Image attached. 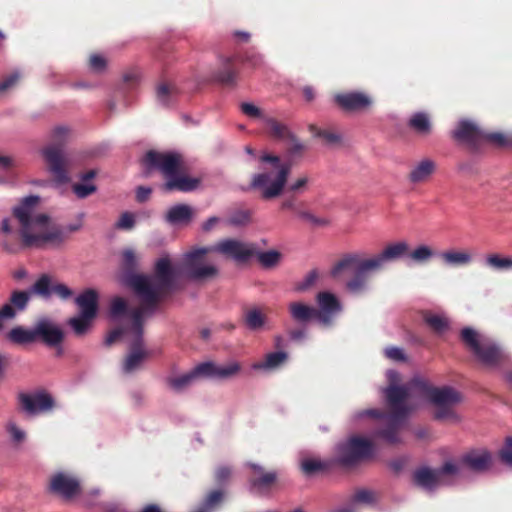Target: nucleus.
<instances>
[{"instance_id":"1","label":"nucleus","mask_w":512,"mask_h":512,"mask_svg":"<svg viewBox=\"0 0 512 512\" xmlns=\"http://www.w3.org/2000/svg\"><path fill=\"white\" fill-rule=\"evenodd\" d=\"M412 391L423 394L436 406L434 417L437 420L456 418L453 407L462 400V396L457 390L450 386L433 387L424 379L414 378L407 385H389L385 389L388 412L380 409H367L359 413V417L368 416L379 419V424L373 432L374 438L389 445L401 443L400 431L411 411L407 400Z\"/></svg>"},{"instance_id":"2","label":"nucleus","mask_w":512,"mask_h":512,"mask_svg":"<svg viewBox=\"0 0 512 512\" xmlns=\"http://www.w3.org/2000/svg\"><path fill=\"white\" fill-rule=\"evenodd\" d=\"M138 258L132 249L122 253L125 282L140 301L143 311L153 312L160 301L177 288V275L168 257L158 259L153 275L136 273Z\"/></svg>"},{"instance_id":"3","label":"nucleus","mask_w":512,"mask_h":512,"mask_svg":"<svg viewBox=\"0 0 512 512\" xmlns=\"http://www.w3.org/2000/svg\"><path fill=\"white\" fill-rule=\"evenodd\" d=\"M39 200L38 196L30 195L23 198L20 204L13 208V215L20 224L19 236L21 243H11L5 240L3 248L8 253H18L22 248L60 247L67 241L65 231L58 224L49 225L50 217L47 214L32 215Z\"/></svg>"},{"instance_id":"4","label":"nucleus","mask_w":512,"mask_h":512,"mask_svg":"<svg viewBox=\"0 0 512 512\" xmlns=\"http://www.w3.org/2000/svg\"><path fill=\"white\" fill-rule=\"evenodd\" d=\"M409 245L405 241L388 244L377 255L362 259L357 253L344 255L332 268L331 275L338 277L344 269L354 268L353 276L346 282V288L353 294H360L368 289L369 273L384 268L388 262L397 261L408 255Z\"/></svg>"},{"instance_id":"5","label":"nucleus","mask_w":512,"mask_h":512,"mask_svg":"<svg viewBox=\"0 0 512 512\" xmlns=\"http://www.w3.org/2000/svg\"><path fill=\"white\" fill-rule=\"evenodd\" d=\"M210 252H217L237 262H246L255 254V249L252 244L228 238L214 246L193 250L186 254L184 260V274L188 279L200 281L217 275L215 266L203 263L205 255Z\"/></svg>"},{"instance_id":"6","label":"nucleus","mask_w":512,"mask_h":512,"mask_svg":"<svg viewBox=\"0 0 512 512\" xmlns=\"http://www.w3.org/2000/svg\"><path fill=\"white\" fill-rule=\"evenodd\" d=\"M264 166L261 172L253 175L250 182V189L259 190L261 197L270 200L279 197L285 189L291 171V165L282 162L280 157L270 153H263L259 157Z\"/></svg>"},{"instance_id":"7","label":"nucleus","mask_w":512,"mask_h":512,"mask_svg":"<svg viewBox=\"0 0 512 512\" xmlns=\"http://www.w3.org/2000/svg\"><path fill=\"white\" fill-rule=\"evenodd\" d=\"M69 132L67 127H55L50 135V143L42 149V155L47 164L48 171L54 180L60 184L70 181L72 160L64 150Z\"/></svg>"},{"instance_id":"8","label":"nucleus","mask_w":512,"mask_h":512,"mask_svg":"<svg viewBox=\"0 0 512 512\" xmlns=\"http://www.w3.org/2000/svg\"><path fill=\"white\" fill-rule=\"evenodd\" d=\"M240 370L241 366L238 362L219 366L208 361L196 365L187 373L168 377L166 383L171 390L180 393L191 387L201 378L228 379L238 374Z\"/></svg>"},{"instance_id":"9","label":"nucleus","mask_w":512,"mask_h":512,"mask_svg":"<svg viewBox=\"0 0 512 512\" xmlns=\"http://www.w3.org/2000/svg\"><path fill=\"white\" fill-rule=\"evenodd\" d=\"M460 339L478 361L487 367H496L505 358L504 353L497 344L489 339L482 338L471 327H465L461 330Z\"/></svg>"},{"instance_id":"10","label":"nucleus","mask_w":512,"mask_h":512,"mask_svg":"<svg viewBox=\"0 0 512 512\" xmlns=\"http://www.w3.org/2000/svg\"><path fill=\"white\" fill-rule=\"evenodd\" d=\"M143 309H133L132 316V324H131V334L132 339L130 342V352L127 355L124 364L123 370L125 373H131L138 369L143 361L149 356V352L144 349V313Z\"/></svg>"},{"instance_id":"11","label":"nucleus","mask_w":512,"mask_h":512,"mask_svg":"<svg viewBox=\"0 0 512 512\" xmlns=\"http://www.w3.org/2000/svg\"><path fill=\"white\" fill-rule=\"evenodd\" d=\"M372 452L373 445L371 441L353 436L346 442L337 445L334 463L344 468H351L363 459L370 457Z\"/></svg>"},{"instance_id":"12","label":"nucleus","mask_w":512,"mask_h":512,"mask_svg":"<svg viewBox=\"0 0 512 512\" xmlns=\"http://www.w3.org/2000/svg\"><path fill=\"white\" fill-rule=\"evenodd\" d=\"M75 303L80 309V314L70 318L68 324L76 335L82 336L89 330L91 322L97 316L99 294L95 289L88 288L76 297Z\"/></svg>"},{"instance_id":"13","label":"nucleus","mask_w":512,"mask_h":512,"mask_svg":"<svg viewBox=\"0 0 512 512\" xmlns=\"http://www.w3.org/2000/svg\"><path fill=\"white\" fill-rule=\"evenodd\" d=\"M46 489L49 494L71 502L82 494V480L74 472L56 471L50 475Z\"/></svg>"},{"instance_id":"14","label":"nucleus","mask_w":512,"mask_h":512,"mask_svg":"<svg viewBox=\"0 0 512 512\" xmlns=\"http://www.w3.org/2000/svg\"><path fill=\"white\" fill-rule=\"evenodd\" d=\"M142 162L148 172L159 171L166 180L183 169L182 155L177 152H158L149 150Z\"/></svg>"},{"instance_id":"15","label":"nucleus","mask_w":512,"mask_h":512,"mask_svg":"<svg viewBox=\"0 0 512 512\" xmlns=\"http://www.w3.org/2000/svg\"><path fill=\"white\" fill-rule=\"evenodd\" d=\"M334 102L342 111L352 113L368 110L373 104V99L365 92L346 91L337 93Z\"/></svg>"},{"instance_id":"16","label":"nucleus","mask_w":512,"mask_h":512,"mask_svg":"<svg viewBox=\"0 0 512 512\" xmlns=\"http://www.w3.org/2000/svg\"><path fill=\"white\" fill-rule=\"evenodd\" d=\"M18 400L20 408L28 415L50 411L55 404L52 396L44 391L33 394L20 393Z\"/></svg>"},{"instance_id":"17","label":"nucleus","mask_w":512,"mask_h":512,"mask_svg":"<svg viewBox=\"0 0 512 512\" xmlns=\"http://www.w3.org/2000/svg\"><path fill=\"white\" fill-rule=\"evenodd\" d=\"M26 290H14L11 292L8 302L0 308V330L3 328V321L13 320L19 312L26 310L32 294Z\"/></svg>"},{"instance_id":"18","label":"nucleus","mask_w":512,"mask_h":512,"mask_svg":"<svg viewBox=\"0 0 512 512\" xmlns=\"http://www.w3.org/2000/svg\"><path fill=\"white\" fill-rule=\"evenodd\" d=\"M36 341H41L48 347L55 348L64 340L63 330L47 318L39 319L35 323Z\"/></svg>"},{"instance_id":"19","label":"nucleus","mask_w":512,"mask_h":512,"mask_svg":"<svg viewBox=\"0 0 512 512\" xmlns=\"http://www.w3.org/2000/svg\"><path fill=\"white\" fill-rule=\"evenodd\" d=\"M452 138L476 148L485 140V133L474 122L461 120L452 131Z\"/></svg>"},{"instance_id":"20","label":"nucleus","mask_w":512,"mask_h":512,"mask_svg":"<svg viewBox=\"0 0 512 512\" xmlns=\"http://www.w3.org/2000/svg\"><path fill=\"white\" fill-rule=\"evenodd\" d=\"M32 292L42 298H50L55 294L62 300H67L73 295V291L63 283L52 284L51 277L48 274H42L32 285Z\"/></svg>"},{"instance_id":"21","label":"nucleus","mask_w":512,"mask_h":512,"mask_svg":"<svg viewBox=\"0 0 512 512\" xmlns=\"http://www.w3.org/2000/svg\"><path fill=\"white\" fill-rule=\"evenodd\" d=\"M316 299L319 305V308H316L317 320L328 326L334 316L341 311V303L334 294L327 291L319 292Z\"/></svg>"},{"instance_id":"22","label":"nucleus","mask_w":512,"mask_h":512,"mask_svg":"<svg viewBox=\"0 0 512 512\" xmlns=\"http://www.w3.org/2000/svg\"><path fill=\"white\" fill-rule=\"evenodd\" d=\"M213 79L223 86L234 87L237 84L238 69L235 57H222L219 68L213 73Z\"/></svg>"},{"instance_id":"23","label":"nucleus","mask_w":512,"mask_h":512,"mask_svg":"<svg viewBox=\"0 0 512 512\" xmlns=\"http://www.w3.org/2000/svg\"><path fill=\"white\" fill-rule=\"evenodd\" d=\"M199 184V178L190 177L186 174L178 172L166 180V182L163 184V190L166 192H191L196 190Z\"/></svg>"},{"instance_id":"24","label":"nucleus","mask_w":512,"mask_h":512,"mask_svg":"<svg viewBox=\"0 0 512 512\" xmlns=\"http://www.w3.org/2000/svg\"><path fill=\"white\" fill-rule=\"evenodd\" d=\"M407 126L415 135L421 138L428 137L433 132L431 116L423 111L413 113L407 122Z\"/></svg>"},{"instance_id":"25","label":"nucleus","mask_w":512,"mask_h":512,"mask_svg":"<svg viewBox=\"0 0 512 512\" xmlns=\"http://www.w3.org/2000/svg\"><path fill=\"white\" fill-rule=\"evenodd\" d=\"M253 471V476L250 479V484L258 491L269 490L277 480V473L275 471H265L263 467L257 464H250Z\"/></svg>"},{"instance_id":"26","label":"nucleus","mask_w":512,"mask_h":512,"mask_svg":"<svg viewBox=\"0 0 512 512\" xmlns=\"http://www.w3.org/2000/svg\"><path fill=\"white\" fill-rule=\"evenodd\" d=\"M436 171V163L429 159H423L409 172L408 179L413 184L426 182Z\"/></svg>"},{"instance_id":"27","label":"nucleus","mask_w":512,"mask_h":512,"mask_svg":"<svg viewBox=\"0 0 512 512\" xmlns=\"http://www.w3.org/2000/svg\"><path fill=\"white\" fill-rule=\"evenodd\" d=\"M462 462L475 472H484L490 468L492 458L488 451H472L463 457Z\"/></svg>"},{"instance_id":"28","label":"nucleus","mask_w":512,"mask_h":512,"mask_svg":"<svg viewBox=\"0 0 512 512\" xmlns=\"http://www.w3.org/2000/svg\"><path fill=\"white\" fill-rule=\"evenodd\" d=\"M413 482L421 488L433 490L440 483V479L436 469L420 467L413 472Z\"/></svg>"},{"instance_id":"29","label":"nucleus","mask_w":512,"mask_h":512,"mask_svg":"<svg viewBox=\"0 0 512 512\" xmlns=\"http://www.w3.org/2000/svg\"><path fill=\"white\" fill-rule=\"evenodd\" d=\"M288 311L291 318L299 324H306L317 319L316 308L303 302H291L288 305Z\"/></svg>"},{"instance_id":"30","label":"nucleus","mask_w":512,"mask_h":512,"mask_svg":"<svg viewBox=\"0 0 512 512\" xmlns=\"http://www.w3.org/2000/svg\"><path fill=\"white\" fill-rule=\"evenodd\" d=\"M193 215V209L189 205L177 204L167 211L165 221L171 225L188 224Z\"/></svg>"},{"instance_id":"31","label":"nucleus","mask_w":512,"mask_h":512,"mask_svg":"<svg viewBox=\"0 0 512 512\" xmlns=\"http://www.w3.org/2000/svg\"><path fill=\"white\" fill-rule=\"evenodd\" d=\"M7 339L16 345L34 343L36 342L35 326L32 329H27L23 326H16L8 332Z\"/></svg>"},{"instance_id":"32","label":"nucleus","mask_w":512,"mask_h":512,"mask_svg":"<svg viewBox=\"0 0 512 512\" xmlns=\"http://www.w3.org/2000/svg\"><path fill=\"white\" fill-rule=\"evenodd\" d=\"M288 359V354L284 351L268 353L265 360L253 365L258 370H274L283 365Z\"/></svg>"},{"instance_id":"33","label":"nucleus","mask_w":512,"mask_h":512,"mask_svg":"<svg viewBox=\"0 0 512 512\" xmlns=\"http://www.w3.org/2000/svg\"><path fill=\"white\" fill-rule=\"evenodd\" d=\"M425 324L436 334H443L449 329V321L446 317L426 312L423 315Z\"/></svg>"},{"instance_id":"34","label":"nucleus","mask_w":512,"mask_h":512,"mask_svg":"<svg viewBox=\"0 0 512 512\" xmlns=\"http://www.w3.org/2000/svg\"><path fill=\"white\" fill-rule=\"evenodd\" d=\"M441 259L449 266H465L472 260L471 255L465 251H446L441 254Z\"/></svg>"},{"instance_id":"35","label":"nucleus","mask_w":512,"mask_h":512,"mask_svg":"<svg viewBox=\"0 0 512 512\" xmlns=\"http://www.w3.org/2000/svg\"><path fill=\"white\" fill-rule=\"evenodd\" d=\"M267 125L269 127V133L272 137L285 141L295 140V135L285 124L270 118L267 120Z\"/></svg>"},{"instance_id":"36","label":"nucleus","mask_w":512,"mask_h":512,"mask_svg":"<svg viewBox=\"0 0 512 512\" xmlns=\"http://www.w3.org/2000/svg\"><path fill=\"white\" fill-rule=\"evenodd\" d=\"M245 324L250 330H260L266 321V316L258 308H252L245 313Z\"/></svg>"},{"instance_id":"37","label":"nucleus","mask_w":512,"mask_h":512,"mask_svg":"<svg viewBox=\"0 0 512 512\" xmlns=\"http://www.w3.org/2000/svg\"><path fill=\"white\" fill-rule=\"evenodd\" d=\"M176 94V87L169 83H160L156 88L157 101L163 106H168Z\"/></svg>"},{"instance_id":"38","label":"nucleus","mask_w":512,"mask_h":512,"mask_svg":"<svg viewBox=\"0 0 512 512\" xmlns=\"http://www.w3.org/2000/svg\"><path fill=\"white\" fill-rule=\"evenodd\" d=\"M301 468L304 474L311 476L319 472L328 471L330 464L317 459H304L301 463Z\"/></svg>"},{"instance_id":"39","label":"nucleus","mask_w":512,"mask_h":512,"mask_svg":"<svg viewBox=\"0 0 512 512\" xmlns=\"http://www.w3.org/2000/svg\"><path fill=\"white\" fill-rule=\"evenodd\" d=\"M309 129L315 137L322 139L326 145H335L341 141V136L332 130L319 129L314 125H310Z\"/></svg>"},{"instance_id":"40","label":"nucleus","mask_w":512,"mask_h":512,"mask_svg":"<svg viewBox=\"0 0 512 512\" xmlns=\"http://www.w3.org/2000/svg\"><path fill=\"white\" fill-rule=\"evenodd\" d=\"M486 265L495 270H510L512 269V258L502 257L499 254H489L486 257Z\"/></svg>"},{"instance_id":"41","label":"nucleus","mask_w":512,"mask_h":512,"mask_svg":"<svg viewBox=\"0 0 512 512\" xmlns=\"http://www.w3.org/2000/svg\"><path fill=\"white\" fill-rule=\"evenodd\" d=\"M133 310L129 312L127 301L122 297H115L111 300L109 313L111 318L117 319L121 316L127 315L132 318L131 313Z\"/></svg>"},{"instance_id":"42","label":"nucleus","mask_w":512,"mask_h":512,"mask_svg":"<svg viewBox=\"0 0 512 512\" xmlns=\"http://www.w3.org/2000/svg\"><path fill=\"white\" fill-rule=\"evenodd\" d=\"M281 256L280 252L276 250H269L258 253L257 259L264 268H273L278 265Z\"/></svg>"},{"instance_id":"43","label":"nucleus","mask_w":512,"mask_h":512,"mask_svg":"<svg viewBox=\"0 0 512 512\" xmlns=\"http://www.w3.org/2000/svg\"><path fill=\"white\" fill-rule=\"evenodd\" d=\"M407 256L411 258L414 262L424 263L427 262L433 256V251L430 247L426 245H421L414 249L412 252H408Z\"/></svg>"},{"instance_id":"44","label":"nucleus","mask_w":512,"mask_h":512,"mask_svg":"<svg viewBox=\"0 0 512 512\" xmlns=\"http://www.w3.org/2000/svg\"><path fill=\"white\" fill-rule=\"evenodd\" d=\"M130 328H131V324L112 330L107 335V337L105 339V344L107 346H110L111 344H113L114 342H116L117 340L122 338L123 336H127V338L129 339V342H131L132 334H131Z\"/></svg>"},{"instance_id":"45","label":"nucleus","mask_w":512,"mask_h":512,"mask_svg":"<svg viewBox=\"0 0 512 512\" xmlns=\"http://www.w3.org/2000/svg\"><path fill=\"white\" fill-rule=\"evenodd\" d=\"M73 193L80 199L87 198L97 191L93 183H75L72 185Z\"/></svg>"},{"instance_id":"46","label":"nucleus","mask_w":512,"mask_h":512,"mask_svg":"<svg viewBox=\"0 0 512 512\" xmlns=\"http://www.w3.org/2000/svg\"><path fill=\"white\" fill-rule=\"evenodd\" d=\"M232 476V469L229 466H218L214 471V480L217 485L224 486L228 484Z\"/></svg>"},{"instance_id":"47","label":"nucleus","mask_w":512,"mask_h":512,"mask_svg":"<svg viewBox=\"0 0 512 512\" xmlns=\"http://www.w3.org/2000/svg\"><path fill=\"white\" fill-rule=\"evenodd\" d=\"M224 495L225 492L221 489L210 491L204 499V509H211L219 505L223 501Z\"/></svg>"},{"instance_id":"48","label":"nucleus","mask_w":512,"mask_h":512,"mask_svg":"<svg viewBox=\"0 0 512 512\" xmlns=\"http://www.w3.org/2000/svg\"><path fill=\"white\" fill-rule=\"evenodd\" d=\"M135 226V216L131 212H123L115 224V228L119 230H131Z\"/></svg>"},{"instance_id":"49","label":"nucleus","mask_w":512,"mask_h":512,"mask_svg":"<svg viewBox=\"0 0 512 512\" xmlns=\"http://www.w3.org/2000/svg\"><path fill=\"white\" fill-rule=\"evenodd\" d=\"M251 214L248 210H238L232 213L228 219V223L234 226H243L249 223Z\"/></svg>"},{"instance_id":"50","label":"nucleus","mask_w":512,"mask_h":512,"mask_svg":"<svg viewBox=\"0 0 512 512\" xmlns=\"http://www.w3.org/2000/svg\"><path fill=\"white\" fill-rule=\"evenodd\" d=\"M294 213L301 219L306 220L315 226H325L328 224V221L326 219L318 218L312 213L300 209V206H298L297 211H295Z\"/></svg>"},{"instance_id":"51","label":"nucleus","mask_w":512,"mask_h":512,"mask_svg":"<svg viewBox=\"0 0 512 512\" xmlns=\"http://www.w3.org/2000/svg\"><path fill=\"white\" fill-rule=\"evenodd\" d=\"M21 78V75L19 72H13L10 75L4 77L0 81V94L10 90L13 88Z\"/></svg>"},{"instance_id":"52","label":"nucleus","mask_w":512,"mask_h":512,"mask_svg":"<svg viewBox=\"0 0 512 512\" xmlns=\"http://www.w3.org/2000/svg\"><path fill=\"white\" fill-rule=\"evenodd\" d=\"M375 494L371 490L360 489L357 490L353 495V501L358 503H367L370 504L374 502Z\"/></svg>"},{"instance_id":"53","label":"nucleus","mask_w":512,"mask_h":512,"mask_svg":"<svg viewBox=\"0 0 512 512\" xmlns=\"http://www.w3.org/2000/svg\"><path fill=\"white\" fill-rule=\"evenodd\" d=\"M500 458L505 464L512 466V438L511 437L506 439L504 447L500 450Z\"/></svg>"},{"instance_id":"54","label":"nucleus","mask_w":512,"mask_h":512,"mask_svg":"<svg viewBox=\"0 0 512 512\" xmlns=\"http://www.w3.org/2000/svg\"><path fill=\"white\" fill-rule=\"evenodd\" d=\"M89 66L92 70L101 72L106 67V59L99 54H92L89 58Z\"/></svg>"},{"instance_id":"55","label":"nucleus","mask_w":512,"mask_h":512,"mask_svg":"<svg viewBox=\"0 0 512 512\" xmlns=\"http://www.w3.org/2000/svg\"><path fill=\"white\" fill-rule=\"evenodd\" d=\"M436 470L441 481L445 475H456L459 472V467L453 462H446L441 468Z\"/></svg>"},{"instance_id":"56","label":"nucleus","mask_w":512,"mask_h":512,"mask_svg":"<svg viewBox=\"0 0 512 512\" xmlns=\"http://www.w3.org/2000/svg\"><path fill=\"white\" fill-rule=\"evenodd\" d=\"M241 111L246 116L251 117V118H259L262 115L261 110L252 103H246V102L242 103Z\"/></svg>"},{"instance_id":"57","label":"nucleus","mask_w":512,"mask_h":512,"mask_svg":"<svg viewBox=\"0 0 512 512\" xmlns=\"http://www.w3.org/2000/svg\"><path fill=\"white\" fill-rule=\"evenodd\" d=\"M308 181H309V178L307 176H301L298 179H296L294 182H292L288 186L287 190L289 192H294V193L300 192L306 187Z\"/></svg>"},{"instance_id":"58","label":"nucleus","mask_w":512,"mask_h":512,"mask_svg":"<svg viewBox=\"0 0 512 512\" xmlns=\"http://www.w3.org/2000/svg\"><path fill=\"white\" fill-rule=\"evenodd\" d=\"M385 355L392 360L395 361H404L405 354L401 348L398 347H389L385 350Z\"/></svg>"},{"instance_id":"59","label":"nucleus","mask_w":512,"mask_h":512,"mask_svg":"<svg viewBox=\"0 0 512 512\" xmlns=\"http://www.w3.org/2000/svg\"><path fill=\"white\" fill-rule=\"evenodd\" d=\"M318 278V273L316 270H311L306 277L304 278L303 283L299 286L300 290H306L310 286H312Z\"/></svg>"},{"instance_id":"60","label":"nucleus","mask_w":512,"mask_h":512,"mask_svg":"<svg viewBox=\"0 0 512 512\" xmlns=\"http://www.w3.org/2000/svg\"><path fill=\"white\" fill-rule=\"evenodd\" d=\"M485 140L496 142L502 146H511V143H509V138H506L504 135L500 133H493L490 135L485 134Z\"/></svg>"},{"instance_id":"61","label":"nucleus","mask_w":512,"mask_h":512,"mask_svg":"<svg viewBox=\"0 0 512 512\" xmlns=\"http://www.w3.org/2000/svg\"><path fill=\"white\" fill-rule=\"evenodd\" d=\"M152 190L149 187L139 186L136 190V200L139 203L147 201L150 197Z\"/></svg>"},{"instance_id":"62","label":"nucleus","mask_w":512,"mask_h":512,"mask_svg":"<svg viewBox=\"0 0 512 512\" xmlns=\"http://www.w3.org/2000/svg\"><path fill=\"white\" fill-rule=\"evenodd\" d=\"M298 204L296 201V198L294 196H291L285 200L282 201L280 208L282 210H291L293 212L297 211Z\"/></svg>"},{"instance_id":"63","label":"nucleus","mask_w":512,"mask_h":512,"mask_svg":"<svg viewBox=\"0 0 512 512\" xmlns=\"http://www.w3.org/2000/svg\"><path fill=\"white\" fill-rule=\"evenodd\" d=\"M289 142H291V146L288 148V152L289 154L291 155H298L300 153H302V151L304 150V145L297 139V137L295 136V140H288Z\"/></svg>"},{"instance_id":"64","label":"nucleus","mask_w":512,"mask_h":512,"mask_svg":"<svg viewBox=\"0 0 512 512\" xmlns=\"http://www.w3.org/2000/svg\"><path fill=\"white\" fill-rule=\"evenodd\" d=\"M405 465L406 460L404 458L393 459L389 462L390 469L396 474L400 473Z\"/></svg>"}]
</instances>
